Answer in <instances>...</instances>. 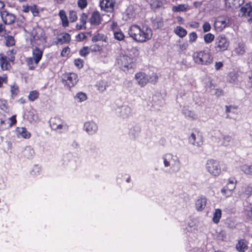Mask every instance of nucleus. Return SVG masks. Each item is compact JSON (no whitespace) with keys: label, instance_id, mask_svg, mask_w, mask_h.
Instances as JSON below:
<instances>
[{"label":"nucleus","instance_id":"1","mask_svg":"<svg viewBox=\"0 0 252 252\" xmlns=\"http://www.w3.org/2000/svg\"><path fill=\"white\" fill-rule=\"evenodd\" d=\"M128 33L134 41L139 43L148 41L153 34L151 29L146 27H141L137 25H131L129 28Z\"/></svg>","mask_w":252,"mask_h":252},{"label":"nucleus","instance_id":"2","mask_svg":"<svg viewBox=\"0 0 252 252\" xmlns=\"http://www.w3.org/2000/svg\"><path fill=\"white\" fill-rule=\"evenodd\" d=\"M163 164L165 168L168 169L169 173H176L179 171L181 167L180 158L172 153L167 152L161 156Z\"/></svg>","mask_w":252,"mask_h":252},{"label":"nucleus","instance_id":"3","mask_svg":"<svg viewBox=\"0 0 252 252\" xmlns=\"http://www.w3.org/2000/svg\"><path fill=\"white\" fill-rule=\"evenodd\" d=\"M194 63L199 65L209 66L214 60L211 53L205 50H200L194 52L192 55Z\"/></svg>","mask_w":252,"mask_h":252},{"label":"nucleus","instance_id":"4","mask_svg":"<svg viewBox=\"0 0 252 252\" xmlns=\"http://www.w3.org/2000/svg\"><path fill=\"white\" fill-rule=\"evenodd\" d=\"M32 42H34L35 44L39 46H44L45 45L47 37L42 28L38 26L34 28L32 31Z\"/></svg>","mask_w":252,"mask_h":252},{"label":"nucleus","instance_id":"5","mask_svg":"<svg viewBox=\"0 0 252 252\" xmlns=\"http://www.w3.org/2000/svg\"><path fill=\"white\" fill-rule=\"evenodd\" d=\"M205 169L210 175L214 177L219 176L221 173L220 162L213 159L207 160L205 164Z\"/></svg>","mask_w":252,"mask_h":252},{"label":"nucleus","instance_id":"6","mask_svg":"<svg viewBox=\"0 0 252 252\" xmlns=\"http://www.w3.org/2000/svg\"><path fill=\"white\" fill-rule=\"evenodd\" d=\"M117 63L121 69L126 71L133 67L134 59L128 55L121 54L117 59Z\"/></svg>","mask_w":252,"mask_h":252},{"label":"nucleus","instance_id":"7","mask_svg":"<svg viewBox=\"0 0 252 252\" xmlns=\"http://www.w3.org/2000/svg\"><path fill=\"white\" fill-rule=\"evenodd\" d=\"M49 123L52 129L58 132L62 133L68 129L66 123L59 117H55L51 118Z\"/></svg>","mask_w":252,"mask_h":252},{"label":"nucleus","instance_id":"8","mask_svg":"<svg viewBox=\"0 0 252 252\" xmlns=\"http://www.w3.org/2000/svg\"><path fill=\"white\" fill-rule=\"evenodd\" d=\"M229 45V41L224 35H220L215 39L214 48L217 52L226 50Z\"/></svg>","mask_w":252,"mask_h":252},{"label":"nucleus","instance_id":"9","mask_svg":"<svg viewBox=\"0 0 252 252\" xmlns=\"http://www.w3.org/2000/svg\"><path fill=\"white\" fill-rule=\"evenodd\" d=\"M237 180L235 178H230L227 180V183L220 190L222 195L226 197L230 196L236 188Z\"/></svg>","mask_w":252,"mask_h":252},{"label":"nucleus","instance_id":"10","mask_svg":"<svg viewBox=\"0 0 252 252\" xmlns=\"http://www.w3.org/2000/svg\"><path fill=\"white\" fill-rule=\"evenodd\" d=\"M189 144L196 147H201L203 143V138L202 133L195 129L190 134L188 138Z\"/></svg>","mask_w":252,"mask_h":252},{"label":"nucleus","instance_id":"11","mask_svg":"<svg viewBox=\"0 0 252 252\" xmlns=\"http://www.w3.org/2000/svg\"><path fill=\"white\" fill-rule=\"evenodd\" d=\"M230 24V18L226 15H222L216 18L214 26L216 31H222Z\"/></svg>","mask_w":252,"mask_h":252},{"label":"nucleus","instance_id":"12","mask_svg":"<svg viewBox=\"0 0 252 252\" xmlns=\"http://www.w3.org/2000/svg\"><path fill=\"white\" fill-rule=\"evenodd\" d=\"M78 81V76L75 73H67L63 75V81L68 88L74 87Z\"/></svg>","mask_w":252,"mask_h":252},{"label":"nucleus","instance_id":"13","mask_svg":"<svg viewBox=\"0 0 252 252\" xmlns=\"http://www.w3.org/2000/svg\"><path fill=\"white\" fill-rule=\"evenodd\" d=\"M83 129L88 134L93 135L97 132L98 126L95 122L93 121H88L84 123Z\"/></svg>","mask_w":252,"mask_h":252},{"label":"nucleus","instance_id":"14","mask_svg":"<svg viewBox=\"0 0 252 252\" xmlns=\"http://www.w3.org/2000/svg\"><path fill=\"white\" fill-rule=\"evenodd\" d=\"M239 196L243 199H247L252 194V186L245 185L243 186L238 191Z\"/></svg>","mask_w":252,"mask_h":252},{"label":"nucleus","instance_id":"15","mask_svg":"<svg viewBox=\"0 0 252 252\" xmlns=\"http://www.w3.org/2000/svg\"><path fill=\"white\" fill-rule=\"evenodd\" d=\"M0 13L1 19L4 24L10 25L15 22V16L13 14L6 10L0 11Z\"/></svg>","mask_w":252,"mask_h":252},{"label":"nucleus","instance_id":"16","mask_svg":"<svg viewBox=\"0 0 252 252\" xmlns=\"http://www.w3.org/2000/svg\"><path fill=\"white\" fill-rule=\"evenodd\" d=\"M99 4L101 9L112 12L114 10L115 1L114 0H101Z\"/></svg>","mask_w":252,"mask_h":252},{"label":"nucleus","instance_id":"17","mask_svg":"<svg viewBox=\"0 0 252 252\" xmlns=\"http://www.w3.org/2000/svg\"><path fill=\"white\" fill-rule=\"evenodd\" d=\"M137 83L141 87H144L149 82V76L143 72H138L135 75Z\"/></svg>","mask_w":252,"mask_h":252},{"label":"nucleus","instance_id":"18","mask_svg":"<svg viewBox=\"0 0 252 252\" xmlns=\"http://www.w3.org/2000/svg\"><path fill=\"white\" fill-rule=\"evenodd\" d=\"M136 15V12L133 6L127 7L125 12L123 14V19L125 21H128L134 19Z\"/></svg>","mask_w":252,"mask_h":252},{"label":"nucleus","instance_id":"19","mask_svg":"<svg viewBox=\"0 0 252 252\" xmlns=\"http://www.w3.org/2000/svg\"><path fill=\"white\" fill-rule=\"evenodd\" d=\"M8 57L3 53L0 54V65L3 70H7L10 69L11 65Z\"/></svg>","mask_w":252,"mask_h":252},{"label":"nucleus","instance_id":"20","mask_svg":"<svg viewBox=\"0 0 252 252\" xmlns=\"http://www.w3.org/2000/svg\"><path fill=\"white\" fill-rule=\"evenodd\" d=\"M119 116L123 118H127L131 116L132 109L127 105L122 106L119 108Z\"/></svg>","mask_w":252,"mask_h":252},{"label":"nucleus","instance_id":"21","mask_svg":"<svg viewBox=\"0 0 252 252\" xmlns=\"http://www.w3.org/2000/svg\"><path fill=\"white\" fill-rule=\"evenodd\" d=\"M244 1L245 0H225V4L228 8H237L244 3Z\"/></svg>","mask_w":252,"mask_h":252},{"label":"nucleus","instance_id":"22","mask_svg":"<svg viewBox=\"0 0 252 252\" xmlns=\"http://www.w3.org/2000/svg\"><path fill=\"white\" fill-rule=\"evenodd\" d=\"M17 136L18 138H22L24 139H29L31 137V133L27 129L24 127H18L16 129Z\"/></svg>","mask_w":252,"mask_h":252},{"label":"nucleus","instance_id":"23","mask_svg":"<svg viewBox=\"0 0 252 252\" xmlns=\"http://www.w3.org/2000/svg\"><path fill=\"white\" fill-rule=\"evenodd\" d=\"M43 53V49L35 47L32 51V58L34 59L35 63H39L41 60Z\"/></svg>","mask_w":252,"mask_h":252},{"label":"nucleus","instance_id":"24","mask_svg":"<svg viewBox=\"0 0 252 252\" xmlns=\"http://www.w3.org/2000/svg\"><path fill=\"white\" fill-rule=\"evenodd\" d=\"M182 114L188 120H195L198 118V115L194 111L190 110L186 108H184L182 110Z\"/></svg>","mask_w":252,"mask_h":252},{"label":"nucleus","instance_id":"25","mask_svg":"<svg viewBox=\"0 0 252 252\" xmlns=\"http://www.w3.org/2000/svg\"><path fill=\"white\" fill-rule=\"evenodd\" d=\"M73 156L71 154H66L63 157L61 164L64 167L71 166L73 164Z\"/></svg>","mask_w":252,"mask_h":252},{"label":"nucleus","instance_id":"26","mask_svg":"<svg viewBox=\"0 0 252 252\" xmlns=\"http://www.w3.org/2000/svg\"><path fill=\"white\" fill-rule=\"evenodd\" d=\"M206 199L205 197H199L195 201V208L198 211H202L206 205Z\"/></svg>","mask_w":252,"mask_h":252},{"label":"nucleus","instance_id":"27","mask_svg":"<svg viewBox=\"0 0 252 252\" xmlns=\"http://www.w3.org/2000/svg\"><path fill=\"white\" fill-rule=\"evenodd\" d=\"M248 243L245 239H240L236 245V249L239 252H245L248 248Z\"/></svg>","mask_w":252,"mask_h":252},{"label":"nucleus","instance_id":"28","mask_svg":"<svg viewBox=\"0 0 252 252\" xmlns=\"http://www.w3.org/2000/svg\"><path fill=\"white\" fill-rule=\"evenodd\" d=\"M71 40L70 35L67 33H63L61 34V37L57 38V41L55 42L56 44H63L70 42Z\"/></svg>","mask_w":252,"mask_h":252},{"label":"nucleus","instance_id":"29","mask_svg":"<svg viewBox=\"0 0 252 252\" xmlns=\"http://www.w3.org/2000/svg\"><path fill=\"white\" fill-rule=\"evenodd\" d=\"M101 22V18L98 11H94L90 19V23L92 25H98Z\"/></svg>","mask_w":252,"mask_h":252},{"label":"nucleus","instance_id":"30","mask_svg":"<svg viewBox=\"0 0 252 252\" xmlns=\"http://www.w3.org/2000/svg\"><path fill=\"white\" fill-rule=\"evenodd\" d=\"M245 51V45L243 42L238 43L234 49V52L237 55H243Z\"/></svg>","mask_w":252,"mask_h":252},{"label":"nucleus","instance_id":"31","mask_svg":"<svg viewBox=\"0 0 252 252\" xmlns=\"http://www.w3.org/2000/svg\"><path fill=\"white\" fill-rule=\"evenodd\" d=\"M189 9L188 4H181L174 5L172 7V10L174 12H186Z\"/></svg>","mask_w":252,"mask_h":252},{"label":"nucleus","instance_id":"32","mask_svg":"<svg viewBox=\"0 0 252 252\" xmlns=\"http://www.w3.org/2000/svg\"><path fill=\"white\" fill-rule=\"evenodd\" d=\"M241 13L243 16H248L249 17L252 16V7L249 4H246L244 6L241 8Z\"/></svg>","mask_w":252,"mask_h":252},{"label":"nucleus","instance_id":"33","mask_svg":"<svg viewBox=\"0 0 252 252\" xmlns=\"http://www.w3.org/2000/svg\"><path fill=\"white\" fill-rule=\"evenodd\" d=\"M59 17L62 21V26L63 27L68 26V21L65 12L63 10H61L59 13Z\"/></svg>","mask_w":252,"mask_h":252},{"label":"nucleus","instance_id":"34","mask_svg":"<svg viewBox=\"0 0 252 252\" xmlns=\"http://www.w3.org/2000/svg\"><path fill=\"white\" fill-rule=\"evenodd\" d=\"M174 33L181 38H183L187 34V31L181 26H177L174 30Z\"/></svg>","mask_w":252,"mask_h":252},{"label":"nucleus","instance_id":"35","mask_svg":"<svg viewBox=\"0 0 252 252\" xmlns=\"http://www.w3.org/2000/svg\"><path fill=\"white\" fill-rule=\"evenodd\" d=\"M107 37L104 34L97 33L96 34L92 37V41L94 42L101 41L106 42Z\"/></svg>","mask_w":252,"mask_h":252},{"label":"nucleus","instance_id":"36","mask_svg":"<svg viewBox=\"0 0 252 252\" xmlns=\"http://www.w3.org/2000/svg\"><path fill=\"white\" fill-rule=\"evenodd\" d=\"M221 214V210L220 209H216L215 210L212 218V221L214 223L217 224L220 222Z\"/></svg>","mask_w":252,"mask_h":252},{"label":"nucleus","instance_id":"37","mask_svg":"<svg viewBox=\"0 0 252 252\" xmlns=\"http://www.w3.org/2000/svg\"><path fill=\"white\" fill-rule=\"evenodd\" d=\"M241 170L246 175L252 176V164H243L240 166Z\"/></svg>","mask_w":252,"mask_h":252},{"label":"nucleus","instance_id":"38","mask_svg":"<svg viewBox=\"0 0 252 252\" xmlns=\"http://www.w3.org/2000/svg\"><path fill=\"white\" fill-rule=\"evenodd\" d=\"M26 62L29 67V69L33 70L37 66L39 63H35L34 59L32 57H29L26 59Z\"/></svg>","mask_w":252,"mask_h":252},{"label":"nucleus","instance_id":"39","mask_svg":"<svg viewBox=\"0 0 252 252\" xmlns=\"http://www.w3.org/2000/svg\"><path fill=\"white\" fill-rule=\"evenodd\" d=\"M96 87L99 92H103L108 87V84L105 81L101 80L97 83Z\"/></svg>","mask_w":252,"mask_h":252},{"label":"nucleus","instance_id":"40","mask_svg":"<svg viewBox=\"0 0 252 252\" xmlns=\"http://www.w3.org/2000/svg\"><path fill=\"white\" fill-rule=\"evenodd\" d=\"M113 34L114 38L119 41H122L124 40L125 37L124 34L120 30L113 32Z\"/></svg>","mask_w":252,"mask_h":252},{"label":"nucleus","instance_id":"41","mask_svg":"<svg viewBox=\"0 0 252 252\" xmlns=\"http://www.w3.org/2000/svg\"><path fill=\"white\" fill-rule=\"evenodd\" d=\"M39 94L38 91L34 90L31 91L28 95L29 99L31 101H33L39 96Z\"/></svg>","mask_w":252,"mask_h":252},{"label":"nucleus","instance_id":"42","mask_svg":"<svg viewBox=\"0 0 252 252\" xmlns=\"http://www.w3.org/2000/svg\"><path fill=\"white\" fill-rule=\"evenodd\" d=\"M214 39L215 35L211 33H208L204 35V40L206 44L211 43Z\"/></svg>","mask_w":252,"mask_h":252},{"label":"nucleus","instance_id":"43","mask_svg":"<svg viewBox=\"0 0 252 252\" xmlns=\"http://www.w3.org/2000/svg\"><path fill=\"white\" fill-rule=\"evenodd\" d=\"M196 228V224L195 221L193 220H189L187 223V226L186 227V229L188 231H192L193 230H195Z\"/></svg>","mask_w":252,"mask_h":252},{"label":"nucleus","instance_id":"44","mask_svg":"<svg viewBox=\"0 0 252 252\" xmlns=\"http://www.w3.org/2000/svg\"><path fill=\"white\" fill-rule=\"evenodd\" d=\"M7 123L5 119L0 113V131H3L7 129Z\"/></svg>","mask_w":252,"mask_h":252},{"label":"nucleus","instance_id":"45","mask_svg":"<svg viewBox=\"0 0 252 252\" xmlns=\"http://www.w3.org/2000/svg\"><path fill=\"white\" fill-rule=\"evenodd\" d=\"M41 172V168L38 165H34L33 166L32 169L31 170L30 173L31 174L32 176H37L40 174Z\"/></svg>","mask_w":252,"mask_h":252},{"label":"nucleus","instance_id":"46","mask_svg":"<svg viewBox=\"0 0 252 252\" xmlns=\"http://www.w3.org/2000/svg\"><path fill=\"white\" fill-rule=\"evenodd\" d=\"M75 98L78 100V101L81 102L87 99V96L84 93L79 92L76 94Z\"/></svg>","mask_w":252,"mask_h":252},{"label":"nucleus","instance_id":"47","mask_svg":"<svg viewBox=\"0 0 252 252\" xmlns=\"http://www.w3.org/2000/svg\"><path fill=\"white\" fill-rule=\"evenodd\" d=\"M15 40L12 36L7 35L5 37V44L7 46H11L15 45Z\"/></svg>","mask_w":252,"mask_h":252},{"label":"nucleus","instance_id":"48","mask_svg":"<svg viewBox=\"0 0 252 252\" xmlns=\"http://www.w3.org/2000/svg\"><path fill=\"white\" fill-rule=\"evenodd\" d=\"M34 152L33 149L30 147L26 148L24 154L28 158H31L34 155Z\"/></svg>","mask_w":252,"mask_h":252},{"label":"nucleus","instance_id":"49","mask_svg":"<svg viewBox=\"0 0 252 252\" xmlns=\"http://www.w3.org/2000/svg\"><path fill=\"white\" fill-rule=\"evenodd\" d=\"M232 138L231 136L228 135H224L222 138V144L223 146H226L232 141Z\"/></svg>","mask_w":252,"mask_h":252},{"label":"nucleus","instance_id":"50","mask_svg":"<svg viewBox=\"0 0 252 252\" xmlns=\"http://www.w3.org/2000/svg\"><path fill=\"white\" fill-rule=\"evenodd\" d=\"M16 53V50L12 49L7 52V56L8 57L9 60L11 62H14L15 60V54Z\"/></svg>","mask_w":252,"mask_h":252},{"label":"nucleus","instance_id":"51","mask_svg":"<svg viewBox=\"0 0 252 252\" xmlns=\"http://www.w3.org/2000/svg\"><path fill=\"white\" fill-rule=\"evenodd\" d=\"M19 92V87L17 85L14 84L11 86L10 92L12 96L17 95Z\"/></svg>","mask_w":252,"mask_h":252},{"label":"nucleus","instance_id":"52","mask_svg":"<svg viewBox=\"0 0 252 252\" xmlns=\"http://www.w3.org/2000/svg\"><path fill=\"white\" fill-rule=\"evenodd\" d=\"M69 18L71 22H74L77 19L76 12L74 10H70L69 13Z\"/></svg>","mask_w":252,"mask_h":252},{"label":"nucleus","instance_id":"53","mask_svg":"<svg viewBox=\"0 0 252 252\" xmlns=\"http://www.w3.org/2000/svg\"><path fill=\"white\" fill-rule=\"evenodd\" d=\"M90 48L88 47H84L79 51V54L82 57H86L90 53Z\"/></svg>","mask_w":252,"mask_h":252},{"label":"nucleus","instance_id":"54","mask_svg":"<svg viewBox=\"0 0 252 252\" xmlns=\"http://www.w3.org/2000/svg\"><path fill=\"white\" fill-rule=\"evenodd\" d=\"M0 109L5 112L8 111L7 102L5 100L0 99Z\"/></svg>","mask_w":252,"mask_h":252},{"label":"nucleus","instance_id":"55","mask_svg":"<svg viewBox=\"0 0 252 252\" xmlns=\"http://www.w3.org/2000/svg\"><path fill=\"white\" fill-rule=\"evenodd\" d=\"M153 25L155 28L158 29L163 26V23L161 20L155 19L153 21Z\"/></svg>","mask_w":252,"mask_h":252},{"label":"nucleus","instance_id":"56","mask_svg":"<svg viewBox=\"0 0 252 252\" xmlns=\"http://www.w3.org/2000/svg\"><path fill=\"white\" fill-rule=\"evenodd\" d=\"M9 121L10 122V123H7V128L11 127L12 126L15 125L17 123L16 119V115H13L9 118Z\"/></svg>","mask_w":252,"mask_h":252},{"label":"nucleus","instance_id":"57","mask_svg":"<svg viewBox=\"0 0 252 252\" xmlns=\"http://www.w3.org/2000/svg\"><path fill=\"white\" fill-rule=\"evenodd\" d=\"M247 217L252 220V204H250L246 210Z\"/></svg>","mask_w":252,"mask_h":252},{"label":"nucleus","instance_id":"58","mask_svg":"<svg viewBox=\"0 0 252 252\" xmlns=\"http://www.w3.org/2000/svg\"><path fill=\"white\" fill-rule=\"evenodd\" d=\"M226 113H235V111L237 109V107L234 105H229L225 106Z\"/></svg>","mask_w":252,"mask_h":252},{"label":"nucleus","instance_id":"59","mask_svg":"<svg viewBox=\"0 0 252 252\" xmlns=\"http://www.w3.org/2000/svg\"><path fill=\"white\" fill-rule=\"evenodd\" d=\"M197 38V35L195 32H191L189 34V42L192 43L195 42Z\"/></svg>","mask_w":252,"mask_h":252},{"label":"nucleus","instance_id":"60","mask_svg":"<svg viewBox=\"0 0 252 252\" xmlns=\"http://www.w3.org/2000/svg\"><path fill=\"white\" fill-rule=\"evenodd\" d=\"M77 4L78 6L83 9L87 7L88 3L87 0H78Z\"/></svg>","mask_w":252,"mask_h":252},{"label":"nucleus","instance_id":"61","mask_svg":"<svg viewBox=\"0 0 252 252\" xmlns=\"http://www.w3.org/2000/svg\"><path fill=\"white\" fill-rule=\"evenodd\" d=\"M237 78L236 74L234 72H231L228 75V80L231 83L235 82Z\"/></svg>","mask_w":252,"mask_h":252},{"label":"nucleus","instance_id":"62","mask_svg":"<svg viewBox=\"0 0 252 252\" xmlns=\"http://www.w3.org/2000/svg\"><path fill=\"white\" fill-rule=\"evenodd\" d=\"M203 31L204 32H209L211 29V26L210 24L208 22H205L204 23L203 26Z\"/></svg>","mask_w":252,"mask_h":252},{"label":"nucleus","instance_id":"63","mask_svg":"<svg viewBox=\"0 0 252 252\" xmlns=\"http://www.w3.org/2000/svg\"><path fill=\"white\" fill-rule=\"evenodd\" d=\"M149 82L155 84L156 83L158 80V76L157 74L153 73L152 75L149 77Z\"/></svg>","mask_w":252,"mask_h":252},{"label":"nucleus","instance_id":"64","mask_svg":"<svg viewBox=\"0 0 252 252\" xmlns=\"http://www.w3.org/2000/svg\"><path fill=\"white\" fill-rule=\"evenodd\" d=\"M70 50L68 47H66L63 49L61 55L62 57H66L70 53Z\"/></svg>","mask_w":252,"mask_h":252}]
</instances>
